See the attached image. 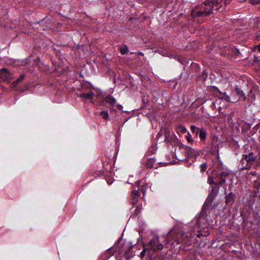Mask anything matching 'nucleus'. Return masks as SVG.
<instances>
[{"label":"nucleus","mask_w":260,"mask_h":260,"mask_svg":"<svg viewBox=\"0 0 260 260\" xmlns=\"http://www.w3.org/2000/svg\"><path fill=\"white\" fill-rule=\"evenodd\" d=\"M105 101L107 103L110 104L111 106H113L116 104V100L111 96H108L105 98Z\"/></svg>","instance_id":"9d476101"},{"label":"nucleus","mask_w":260,"mask_h":260,"mask_svg":"<svg viewBox=\"0 0 260 260\" xmlns=\"http://www.w3.org/2000/svg\"><path fill=\"white\" fill-rule=\"evenodd\" d=\"M221 179V181L219 182V184L220 185H222L223 184H224L226 181V179L224 178H220Z\"/></svg>","instance_id":"5701e85b"},{"label":"nucleus","mask_w":260,"mask_h":260,"mask_svg":"<svg viewBox=\"0 0 260 260\" xmlns=\"http://www.w3.org/2000/svg\"><path fill=\"white\" fill-rule=\"evenodd\" d=\"M201 171L203 172L206 171L207 168V164L206 162L203 163L201 165Z\"/></svg>","instance_id":"a211bd4d"},{"label":"nucleus","mask_w":260,"mask_h":260,"mask_svg":"<svg viewBox=\"0 0 260 260\" xmlns=\"http://www.w3.org/2000/svg\"><path fill=\"white\" fill-rule=\"evenodd\" d=\"M0 77L3 80H9L11 79V75L7 69L4 68L0 70Z\"/></svg>","instance_id":"0eeeda50"},{"label":"nucleus","mask_w":260,"mask_h":260,"mask_svg":"<svg viewBox=\"0 0 260 260\" xmlns=\"http://www.w3.org/2000/svg\"><path fill=\"white\" fill-rule=\"evenodd\" d=\"M117 108L120 110H122V108H123V107L122 105H117Z\"/></svg>","instance_id":"bb28decb"},{"label":"nucleus","mask_w":260,"mask_h":260,"mask_svg":"<svg viewBox=\"0 0 260 260\" xmlns=\"http://www.w3.org/2000/svg\"><path fill=\"white\" fill-rule=\"evenodd\" d=\"M201 235H202V234H201L199 233V234H198V235H197V237H199V238H200V237H201Z\"/></svg>","instance_id":"c756f323"},{"label":"nucleus","mask_w":260,"mask_h":260,"mask_svg":"<svg viewBox=\"0 0 260 260\" xmlns=\"http://www.w3.org/2000/svg\"><path fill=\"white\" fill-rule=\"evenodd\" d=\"M229 175V172L227 171H223L220 174V178H224L226 179V177Z\"/></svg>","instance_id":"dca6fc26"},{"label":"nucleus","mask_w":260,"mask_h":260,"mask_svg":"<svg viewBox=\"0 0 260 260\" xmlns=\"http://www.w3.org/2000/svg\"><path fill=\"white\" fill-rule=\"evenodd\" d=\"M146 251V249L144 248L143 250H142V251L140 253V256L141 257H143L145 256Z\"/></svg>","instance_id":"b1692460"},{"label":"nucleus","mask_w":260,"mask_h":260,"mask_svg":"<svg viewBox=\"0 0 260 260\" xmlns=\"http://www.w3.org/2000/svg\"><path fill=\"white\" fill-rule=\"evenodd\" d=\"M139 54H141V55H143V54L142 53H141V52H140Z\"/></svg>","instance_id":"2f4dec72"},{"label":"nucleus","mask_w":260,"mask_h":260,"mask_svg":"<svg viewBox=\"0 0 260 260\" xmlns=\"http://www.w3.org/2000/svg\"><path fill=\"white\" fill-rule=\"evenodd\" d=\"M231 0H207L205 1L201 5L193 8L191 13L192 17L194 19L204 18L209 15L212 13L214 9L217 11H222L225 9L221 7V4L224 3L225 5H229Z\"/></svg>","instance_id":"f257e3e1"},{"label":"nucleus","mask_w":260,"mask_h":260,"mask_svg":"<svg viewBox=\"0 0 260 260\" xmlns=\"http://www.w3.org/2000/svg\"><path fill=\"white\" fill-rule=\"evenodd\" d=\"M245 1L246 0L239 1V2H240V3H242V2H243Z\"/></svg>","instance_id":"7c9ffc66"},{"label":"nucleus","mask_w":260,"mask_h":260,"mask_svg":"<svg viewBox=\"0 0 260 260\" xmlns=\"http://www.w3.org/2000/svg\"><path fill=\"white\" fill-rule=\"evenodd\" d=\"M120 52L122 54H126L127 53L128 50L127 47L121 48L120 49Z\"/></svg>","instance_id":"6ab92c4d"},{"label":"nucleus","mask_w":260,"mask_h":260,"mask_svg":"<svg viewBox=\"0 0 260 260\" xmlns=\"http://www.w3.org/2000/svg\"><path fill=\"white\" fill-rule=\"evenodd\" d=\"M142 209V206L140 205H138L137 206L136 209L135 210V213L137 215L139 213H140Z\"/></svg>","instance_id":"f3484780"},{"label":"nucleus","mask_w":260,"mask_h":260,"mask_svg":"<svg viewBox=\"0 0 260 260\" xmlns=\"http://www.w3.org/2000/svg\"><path fill=\"white\" fill-rule=\"evenodd\" d=\"M24 78V75H21L20 77L17 80L16 82H19L20 81H21L22 80H23Z\"/></svg>","instance_id":"393cba45"},{"label":"nucleus","mask_w":260,"mask_h":260,"mask_svg":"<svg viewBox=\"0 0 260 260\" xmlns=\"http://www.w3.org/2000/svg\"><path fill=\"white\" fill-rule=\"evenodd\" d=\"M178 133L184 134L186 132V129L183 125H179L177 128Z\"/></svg>","instance_id":"ddd939ff"},{"label":"nucleus","mask_w":260,"mask_h":260,"mask_svg":"<svg viewBox=\"0 0 260 260\" xmlns=\"http://www.w3.org/2000/svg\"><path fill=\"white\" fill-rule=\"evenodd\" d=\"M253 5H257L260 3V0H249Z\"/></svg>","instance_id":"412c9836"},{"label":"nucleus","mask_w":260,"mask_h":260,"mask_svg":"<svg viewBox=\"0 0 260 260\" xmlns=\"http://www.w3.org/2000/svg\"><path fill=\"white\" fill-rule=\"evenodd\" d=\"M257 157V156L252 152L243 154L240 164V169L242 170L250 169Z\"/></svg>","instance_id":"f03ea898"},{"label":"nucleus","mask_w":260,"mask_h":260,"mask_svg":"<svg viewBox=\"0 0 260 260\" xmlns=\"http://www.w3.org/2000/svg\"><path fill=\"white\" fill-rule=\"evenodd\" d=\"M219 188L217 186V184L214 185V186H212L211 191L210 194L208 196L207 201L209 202H212L214 198L216 196L218 192Z\"/></svg>","instance_id":"423d86ee"},{"label":"nucleus","mask_w":260,"mask_h":260,"mask_svg":"<svg viewBox=\"0 0 260 260\" xmlns=\"http://www.w3.org/2000/svg\"><path fill=\"white\" fill-rule=\"evenodd\" d=\"M232 95L234 96H237L235 98L233 102L239 101V100H245L246 99V95L244 92L238 87H236L235 89L232 91Z\"/></svg>","instance_id":"20e7f679"},{"label":"nucleus","mask_w":260,"mask_h":260,"mask_svg":"<svg viewBox=\"0 0 260 260\" xmlns=\"http://www.w3.org/2000/svg\"><path fill=\"white\" fill-rule=\"evenodd\" d=\"M190 129L192 131V133L196 135H197L199 134V132L200 129L199 128L194 125H191L190 126Z\"/></svg>","instance_id":"4468645a"},{"label":"nucleus","mask_w":260,"mask_h":260,"mask_svg":"<svg viewBox=\"0 0 260 260\" xmlns=\"http://www.w3.org/2000/svg\"><path fill=\"white\" fill-rule=\"evenodd\" d=\"M250 174L253 176H255L256 175V172L255 171H252Z\"/></svg>","instance_id":"cd10ccee"},{"label":"nucleus","mask_w":260,"mask_h":260,"mask_svg":"<svg viewBox=\"0 0 260 260\" xmlns=\"http://www.w3.org/2000/svg\"><path fill=\"white\" fill-rule=\"evenodd\" d=\"M155 162V159L154 158H149L146 160L144 163V166L148 169H151L153 167Z\"/></svg>","instance_id":"1a4fd4ad"},{"label":"nucleus","mask_w":260,"mask_h":260,"mask_svg":"<svg viewBox=\"0 0 260 260\" xmlns=\"http://www.w3.org/2000/svg\"><path fill=\"white\" fill-rule=\"evenodd\" d=\"M199 137L201 140H205L206 138L207 131L204 128H201L199 132Z\"/></svg>","instance_id":"9b49d317"},{"label":"nucleus","mask_w":260,"mask_h":260,"mask_svg":"<svg viewBox=\"0 0 260 260\" xmlns=\"http://www.w3.org/2000/svg\"><path fill=\"white\" fill-rule=\"evenodd\" d=\"M221 179V181L219 182V184L220 185H222L223 184H224L226 181V179L224 178H220Z\"/></svg>","instance_id":"4be33fe9"},{"label":"nucleus","mask_w":260,"mask_h":260,"mask_svg":"<svg viewBox=\"0 0 260 260\" xmlns=\"http://www.w3.org/2000/svg\"><path fill=\"white\" fill-rule=\"evenodd\" d=\"M100 115L105 120H108L109 118V114L107 111H103L100 113Z\"/></svg>","instance_id":"2eb2a0df"},{"label":"nucleus","mask_w":260,"mask_h":260,"mask_svg":"<svg viewBox=\"0 0 260 260\" xmlns=\"http://www.w3.org/2000/svg\"><path fill=\"white\" fill-rule=\"evenodd\" d=\"M140 193L138 190H134L132 191L131 194V203L134 206L137 204L138 202V198Z\"/></svg>","instance_id":"39448f33"},{"label":"nucleus","mask_w":260,"mask_h":260,"mask_svg":"<svg viewBox=\"0 0 260 260\" xmlns=\"http://www.w3.org/2000/svg\"><path fill=\"white\" fill-rule=\"evenodd\" d=\"M149 248L148 250H151L154 252L161 250L164 247V245L159 241L158 237H155L151 239L149 242Z\"/></svg>","instance_id":"7ed1b4c3"},{"label":"nucleus","mask_w":260,"mask_h":260,"mask_svg":"<svg viewBox=\"0 0 260 260\" xmlns=\"http://www.w3.org/2000/svg\"><path fill=\"white\" fill-rule=\"evenodd\" d=\"M93 92L91 91L87 93L78 94V96L85 100H92L93 98Z\"/></svg>","instance_id":"6e6552de"},{"label":"nucleus","mask_w":260,"mask_h":260,"mask_svg":"<svg viewBox=\"0 0 260 260\" xmlns=\"http://www.w3.org/2000/svg\"><path fill=\"white\" fill-rule=\"evenodd\" d=\"M208 183L209 184H214V185L216 184L214 182V180H213V177H209L208 178Z\"/></svg>","instance_id":"aec40b11"},{"label":"nucleus","mask_w":260,"mask_h":260,"mask_svg":"<svg viewBox=\"0 0 260 260\" xmlns=\"http://www.w3.org/2000/svg\"><path fill=\"white\" fill-rule=\"evenodd\" d=\"M234 200V196L232 192L229 193L226 196V203H229L233 202Z\"/></svg>","instance_id":"f8f14e48"},{"label":"nucleus","mask_w":260,"mask_h":260,"mask_svg":"<svg viewBox=\"0 0 260 260\" xmlns=\"http://www.w3.org/2000/svg\"><path fill=\"white\" fill-rule=\"evenodd\" d=\"M257 50L260 52V44L256 47Z\"/></svg>","instance_id":"c85d7f7f"},{"label":"nucleus","mask_w":260,"mask_h":260,"mask_svg":"<svg viewBox=\"0 0 260 260\" xmlns=\"http://www.w3.org/2000/svg\"><path fill=\"white\" fill-rule=\"evenodd\" d=\"M223 94H224V95H225V100L226 101L230 102V101H231V100H230V96H229L228 95H226L225 92L223 93Z\"/></svg>","instance_id":"a878e982"}]
</instances>
